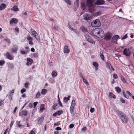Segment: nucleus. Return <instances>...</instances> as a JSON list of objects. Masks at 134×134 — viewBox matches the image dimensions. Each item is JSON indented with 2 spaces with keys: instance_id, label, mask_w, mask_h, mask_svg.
Wrapping results in <instances>:
<instances>
[{
  "instance_id": "nucleus-43",
  "label": "nucleus",
  "mask_w": 134,
  "mask_h": 134,
  "mask_svg": "<svg viewBox=\"0 0 134 134\" xmlns=\"http://www.w3.org/2000/svg\"><path fill=\"white\" fill-rule=\"evenodd\" d=\"M121 80H122V81L125 83H126V81L125 79L124 78V77L123 76H121Z\"/></svg>"
},
{
  "instance_id": "nucleus-37",
  "label": "nucleus",
  "mask_w": 134,
  "mask_h": 134,
  "mask_svg": "<svg viewBox=\"0 0 134 134\" xmlns=\"http://www.w3.org/2000/svg\"><path fill=\"white\" fill-rule=\"evenodd\" d=\"M93 65L96 68L98 67V63L96 62H94L93 63Z\"/></svg>"
},
{
  "instance_id": "nucleus-7",
  "label": "nucleus",
  "mask_w": 134,
  "mask_h": 134,
  "mask_svg": "<svg viewBox=\"0 0 134 134\" xmlns=\"http://www.w3.org/2000/svg\"><path fill=\"white\" fill-rule=\"evenodd\" d=\"M105 1L103 0H97L96 2L94 3L95 5H102L105 4Z\"/></svg>"
},
{
  "instance_id": "nucleus-30",
  "label": "nucleus",
  "mask_w": 134,
  "mask_h": 134,
  "mask_svg": "<svg viewBox=\"0 0 134 134\" xmlns=\"http://www.w3.org/2000/svg\"><path fill=\"white\" fill-rule=\"evenodd\" d=\"M115 89L117 92L118 93H119L121 91V89L119 87H116L115 88Z\"/></svg>"
},
{
  "instance_id": "nucleus-8",
  "label": "nucleus",
  "mask_w": 134,
  "mask_h": 134,
  "mask_svg": "<svg viewBox=\"0 0 134 134\" xmlns=\"http://www.w3.org/2000/svg\"><path fill=\"white\" fill-rule=\"evenodd\" d=\"M118 39H120L119 36L117 35H114L112 38L111 42H117Z\"/></svg>"
},
{
  "instance_id": "nucleus-55",
  "label": "nucleus",
  "mask_w": 134,
  "mask_h": 134,
  "mask_svg": "<svg viewBox=\"0 0 134 134\" xmlns=\"http://www.w3.org/2000/svg\"><path fill=\"white\" fill-rule=\"evenodd\" d=\"M127 34H126L124 36L121 38V40L125 39L127 38Z\"/></svg>"
},
{
  "instance_id": "nucleus-57",
  "label": "nucleus",
  "mask_w": 134,
  "mask_h": 134,
  "mask_svg": "<svg viewBox=\"0 0 134 134\" xmlns=\"http://www.w3.org/2000/svg\"><path fill=\"white\" fill-rule=\"evenodd\" d=\"M74 126V125L73 124H71L69 126V128L70 129L72 128Z\"/></svg>"
},
{
  "instance_id": "nucleus-27",
  "label": "nucleus",
  "mask_w": 134,
  "mask_h": 134,
  "mask_svg": "<svg viewBox=\"0 0 134 134\" xmlns=\"http://www.w3.org/2000/svg\"><path fill=\"white\" fill-rule=\"evenodd\" d=\"M109 97L111 98H113L114 99H115L116 98V97L115 95H114L112 93L110 92L109 93Z\"/></svg>"
},
{
  "instance_id": "nucleus-15",
  "label": "nucleus",
  "mask_w": 134,
  "mask_h": 134,
  "mask_svg": "<svg viewBox=\"0 0 134 134\" xmlns=\"http://www.w3.org/2000/svg\"><path fill=\"white\" fill-rule=\"evenodd\" d=\"M18 22V20L17 19H15L13 18L10 21V24H11L13 23H14L15 24H16Z\"/></svg>"
},
{
  "instance_id": "nucleus-3",
  "label": "nucleus",
  "mask_w": 134,
  "mask_h": 134,
  "mask_svg": "<svg viewBox=\"0 0 134 134\" xmlns=\"http://www.w3.org/2000/svg\"><path fill=\"white\" fill-rule=\"evenodd\" d=\"M91 25L93 27H99L101 26V24L99 20V19H97L92 22Z\"/></svg>"
},
{
  "instance_id": "nucleus-42",
  "label": "nucleus",
  "mask_w": 134,
  "mask_h": 134,
  "mask_svg": "<svg viewBox=\"0 0 134 134\" xmlns=\"http://www.w3.org/2000/svg\"><path fill=\"white\" fill-rule=\"evenodd\" d=\"M57 111L58 115H60L61 114H62L63 113V111L62 110Z\"/></svg>"
},
{
  "instance_id": "nucleus-46",
  "label": "nucleus",
  "mask_w": 134,
  "mask_h": 134,
  "mask_svg": "<svg viewBox=\"0 0 134 134\" xmlns=\"http://www.w3.org/2000/svg\"><path fill=\"white\" fill-rule=\"evenodd\" d=\"M123 94L124 96L127 99H128L129 98V96H126L125 93V91H123Z\"/></svg>"
},
{
  "instance_id": "nucleus-28",
  "label": "nucleus",
  "mask_w": 134,
  "mask_h": 134,
  "mask_svg": "<svg viewBox=\"0 0 134 134\" xmlns=\"http://www.w3.org/2000/svg\"><path fill=\"white\" fill-rule=\"evenodd\" d=\"M74 107L72 106H70V113L72 114L74 113L73 110L74 109Z\"/></svg>"
},
{
  "instance_id": "nucleus-13",
  "label": "nucleus",
  "mask_w": 134,
  "mask_h": 134,
  "mask_svg": "<svg viewBox=\"0 0 134 134\" xmlns=\"http://www.w3.org/2000/svg\"><path fill=\"white\" fill-rule=\"evenodd\" d=\"M68 46H65L64 47V52L65 53H68L70 52L69 49L68 48Z\"/></svg>"
},
{
  "instance_id": "nucleus-22",
  "label": "nucleus",
  "mask_w": 134,
  "mask_h": 134,
  "mask_svg": "<svg viewBox=\"0 0 134 134\" xmlns=\"http://www.w3.org/2000/svg\"><path fill=\"white\" fill-rule=\"evenodd\" d=\"M81 7L82 9L84 10L86 8V5L83 2H82L81 4Z\"/></svg>"
},
{
  "instance_id": "nucleus-40",
  "label": "nucleus",
  "mask_w": 134,
  "mask_h": 134,
  "mask_svg": "<svg viewBox=\"0 0 134 134\" xmlns=\"http://www.w3.org/2000/svg\"><path fill=\"white\" fill-rule=\"evenodd\" d=\"M33 56L35 58H38V54L37 53H35L33 54Z\"/></svg>"
},
{
  "instance_id": "nucleus-9",
  "label": "nucleus",
  "mask_w": 134,
  "mask_h": 134,
  "mask_svg": "<svg viewBox=\"0 0 134 134\" xmlns=\"http://www.w3.org/2000/svg\"><path fill=\"white\" fill-rule=\"evenodd\" d=\"M99 28H96L93 30L91 32L92 34L95 36H96L98 33Z\"/></svg>"
},
{
  "instance_id": "nucleus-16",
  "label": "nucleus",
  "mask_w": 134,
  "mask_h": 134,
  "mask_svg": "<svg viewBox=\"0 0 134 134\" xmlns=\"http://www.w3.org/2000/svg\"><path fill=\"white\" fill-rule=\"evenodd\" d=\"M6 56L7 58L10 60H12L13 59L12 57V55L9 53L8 52H7L6 54Z\"/></svg>"
},
{
  "instance_id": "nucleus-51",
  "label": "nucleus",
  "mask_w": 134,
  "mask_h": 134,
  "mask_svg": "<svg viewBox=\"0 0 134 134\" xmlns=\"http://www.w3.org/2000/svg\"><path fill=\"white\" fill-rule=\"evenodd\" d=\"M38 103V102H36L34 103L33 104L34 106V108H35L36 107Z\"/></svg>"
},
{
  "instance_id": "nucleus-56",
  "label": "nucleus",
  "mask_w": 134,
  "mask_h": 134,
  "mask_svg": "<svg viewBox=\"0 0 134 134\" xmlns=\"http://www.w3.org/2000/svg\"><path fill=\"white\" fill-rule=\"evenodd\" d=\"M120 101L122 103H124L125 102V100H124L122 98H121L120 99Z\"/></svg>"
},
{
  "instance_id": "nucleus-62",
  "label": "nucleus",
  "mask_w": 134,
  "mask_h": 134,
  "mask_svg": "<svg viewBox=\"0 0 134 134\" xmlns=\"http://www.w3.org/2000/svg\"><path fill=\"white\" fill-rule=\"evenodd\" d=\"M55 130H61L62 129L61 127H57L56 128Z\"/></svg>"
},
{
  "instance_id": "nucleus-50",
  "label": "nucleus",
  "mask_w": 134,
  "mask_h": 134,
  "mask_svg": "<svg viewBox=\"0 0 134 134\" xmlns=\"http://www.w3.org/2000/svg\"><path fill=\"white\" fill-rule=\"evenodd\" d=\"M100 14V13L99 12H97L94 14V16H97Z\"/></svg>"
},
{
  "instance_id": "nucleus-34",
  "label": "nucleus",
  "mask_w": 134,
  "mask_h": 134,
  "mask_svg": "<svg viewBox=\"0 0 134 134\" xmlns=\"http://www.w3.org/2000/svg\"><path fill=\"white\" fill-rule=\"evenodd\" d=\"M65 2L69 5H71V3L70 0H64Z\"/></svg>"
},
{
  "instance_id": "nucleus-12",
  "label": "nucleus",
  "mask_w": 134,
  "mask_h": 134,
  "mask_svg": "<svg viewBox=\"0 0 134 134\" xmlns=\"http://www.w3.org/2000/svg\"><path fill=\"white\" fill-rule=\"evenodd\" d=\"M85 37L86 40L88 42H94V41H92V40L91 37L87 35H86Z\"/></svg>"
},
{
  "instance_id": "nucleus-19",
  "label": "nucleus",
  "mask_w": 134,
  "mask_h": 134,
  "mask_svg": "<svg viewBox=\"0 0 134 134\" xmlns=\"http://www.w3.org/2000/svg\"><path fill=\"white\" fill-rule=\"evenodd\" d=\"M70 96H69L68 97H64L63 98V102L65 103H66L68 100H70Z\"/></svg>"
},
{
  "instance_id": "nucleus-44",
  "label": "nucleus",
  "mask_w": 134,
  "mask_h": 134,
  "mask_svg": "<svg viewBox=\"0 0 134 134\" xmlns=\"http://www.w3.org/2000/svg\"><path fill=\"white\" fill-rule=\"evenodd\" d=\"M82 79L83 80V82L84 83H86V85L89 84L87 80L86 79H85L84 78H83Z\"/></svg>"
},
{
  "instance_id": "nucleus-32",
  "label": "nucleus",
  "mask_w": 134,
  "mask_h": 134,
  "mask_svg": "<svg viewBox=\"0 0 134 134\" xmlns=\"http://www.w3.org/2000/svg\"><path fill=\"white\" fill-rule=\"evenodd\" d=\"M22 114L24 116H26L27 114V111L22 110L21 111Z\"/></svg>"
},
{
  "instance_id": "nucleus-39",
  "label": "nucleus",
  "mask_w": 134,
  "mask_h": 134,
  "mask_svg": "<svg viewBox=\"0 0 134 134\" xmlns=\"http://www.w3.org/2000/svg\"><path fill=\"white\" fill-rule=\"evenodd\" d=\"M27 39L29 41V42H32V38L30 36H28L27 38Z\"/></svg>"
},
{
  "instance_id": "nucleus-4",
  "label": "nucleus",
  "mask_w": 134,
  "mask_h": 134,
  "mask_svg": "<svg viewBox=\"0 0 134 134\" xmlns=\"http://www.w3.org/2000/svg\"><path fill=\"white\" fill-rule=\"evenodd\" d=\"M98 33H97V35H96V37L98 38H101L103 37L104 35V31L103 30L100 28H99Z\"/></svg>"
},
{
  "instance_id": "nucleus-18",
  "label": "nucleus",
  "mask_w": 134,
  "mask_h": 134,
  "mask_svg": "<svg viewBox=\"0 0 134 134\" xmlns=\"http://www.w3.org/2000/svg\"><path fill=\"white\" fill-rule=\"evenodd\" d=\"M44 118L43 116H41L38 120V123L39 124H41L42 122L44 120Z\"/></svg>"
},
{
  "instance_id": "nucleus-10",
  "label": "nucleus",
  "mask_w": 134,
  "mask_h": 134,
  "mask_svg": "<svg viewBox=\"0 0 134 134\" xmlns=\"http://www.w3.org/2000/svg\"><path fill=\"white\" fill-rule=\"evenodd\" d=\"M84 17L83 19L86 21L89 20L91 18V16L89 14H85L83 15Z\"/></svg>"
},
{
  "instance_id": "nucleus-31",
  "label": "nucleus",
  "mask_w": 134,
  "mask_h": 134,
  "mask_svg": "<svg viewBox=\"0 0 134 134\" xmlns=\"http://www.w3.org/2000/svg\"><path fill=\"white\" fill-rule=\"evenodd\" d=\"M58 103L59 104V105L61 107H63V105H62V103L60 101L59 96V94H58Z\"/></svg>"
},
{
  "instance_id": "nucleus-24",
  "label": "nucleus",
  "mask_w": 134,
  "mask_h": 134,
  "mask_svg": "<svg viewBox=\"0 0 134 134\" xmlns=\"http://www.w3.org/2000/svg\"><path fill=\"white\" fill-rule=\"evenodd\" d=\"M52 75L53 77H55L57 75V73L55 71H53L52 73Z\"/></svg>"
},
{
  "instance_id": "nucleus-54",
  "label": "nucleus",
  "mask_w": 134,
  "mask_h": 134,
  "mask_svg": "<svg viewBox=\"0 0 134 134\" xmlns=\"http://www.w3.org/2000/svg\"><path fill=\"white\" fill-rule=\"evenodd\" d=\"M87 129V127H85L81 129V130L82 131H85Z\"/></svg>"
},
{
  "instance_id": "nucleus-61",
  "label": "nucleus",
  "mask_w": 134,
  "mask_h": 134,
  "mask_svg": "<svg viewBox=\"0 0 134 134\" xmlns=\"http://www.w3.org/2000/svg\"><path fill=\"white\" fill-rule=\"evenodd\" d=\"M20 121H19L18 124V127H19V128H20V127H22V126H23L22 125H21L20 124Z\"/></svg>"
},
{
  "instance_id": "nucleus-49",
  "label": "nucleus",
  "mask_w": 134,
  "mask_h": 134,
  "mask_svg": "<svg viewBox=\"0 0 134 134\" xmlns=\"http://www.w3.org/2000/svg\"><path fill=\"white\" fill-rule=\"evenodd\" d=\"M113 77L114 79H116L118 77V76L116 74H114L113 75Z\"/></svg>"
},
{
  "instance_id": "nucleus-20",
  "label": "nucleus",
  "mask_w": 134,
  "mask_h": 134,
  "mask_svg": "<svg viewBox=\"0 0 134 134\" xmlns=\"http://www.w3.org/2000/svg\"><path fill=\"white\" fill-rule=\"evenodd\" d=\"M80 29H81V31L84 32H85L87 31V29L83 25L81 26V27Z\"/></svg>"
},
{
  "instance_id": "nucleus-60",
  "label": "nucleus",
  "mask_w": 134,
  "mask_h": 134,
  "mask_svg": "<svg viewBox=\"0 0 134 134\" xmlns=\"http://www.w3.org/2000/svg\"><path fill=\"white\" fill-rule=\"evenodd\" d=\"M57 115H58L57 111L54 113L53 114V116L54 117L56 116Z\"/></svg>"
},
{
  "instance_id": "nucleus-6",
  "label": "nucleus",
  "mask_w": 134,
  "mask_h": 134,
  "mask_svg": "<svg viewBox=\"0 0 134 134\" xmlns=\"http://www.w3.org/2000/svg\"><path fill=\"white\" fill-rule=\"evenodd\" d=\"M123 53L126 56L129 57L131 54V51L129 48H125L124 49Z\"/></svg>"
},
{
  "instance_id": "nucleus-33",
  "label": "nucleus",
  "mask_w": 134,
  "mask_h": 134,
  "mask_svg": "<svg viewBox=\"0 0 134 134\" xmlns=\"http://www.w3.org/2000/svg\"><path fill=\"white\" fill-rule=\"evenodd\" d=\"M58 27L56 26H52V29L53 30H57L58 29Z\"/></svg>"
},
{
  "instance_id": "nucleus-5",
  "label": "nucleus",
  "mask_w": 134,
  "mask_h": 134,
  "mask_svg": "<svg viewBox=\"0 0 134 134\" xmlns=\"http://www.w3.org/2000/svg\"><path fill=\"white\" fill-rule=\"evenodd\" d=\"M112 36V34L110 32H108L105 36L104 40L106 41H108L110 40Z\"/></svg>"
},
{
  "instance_id": "nucleus-48",
  "label": "nucleus",
  "mask_w": 134,
  "mask_h": 134,
  "mask_svg": "<svg viewBox=\"0 0 134 134\" xmlns=\"http://www.w3.org/2000/svg\"><path fill=\"white\" fill-rule=\"evenodd\" d=\"M57 106V104H54L52 107V108L53 109H56V107Z\"/></svg>"
},
{
  "instance_id": "nucleus-25",
  "label": "nucleus",
  "mask_w": 134,
  "mask_h": 134,
  "mask_svg": "<svg viewBox=\"0 0 134 134\" xmlns=\"http://www.w3.org/2000/svg\"><path fill=\"white\" fill-rule=\"evenodd\" d=\"M99 54L100 57L101 58V59H102L103 60H104V55L103 54V52H100Z\"/></svg>"
},
{
  "instance_id": "nucleus-59",
  "label": "nucleus",
  "mask_w": 134,
  "mask_h": 134,
  "mask_svg": "<svg viewBox=\"0 0 134 134\" xmlns=\"http://www.w3.org/2000/svg\"><path fill=\"white\" fill-rule=\"evenodd\" d=\"M37 40V41H39L40 40V39L39 38V37H38V36H37V35H36V36L35 37Z\"/></svg>"
},
{
  "instance_id": "nucleus-38",
  "label": "nucleus",
  "mask_w": 134,
  "mask_h": 134,
  "mask_svg": "<svg viewBox=\"0 0 134 134\" xmlns=\"http://www.w3.org/2000/svg\"><path fill=\"white\" fill-rule=\"evenodd\" d=\"M41 96L40 92L39 91L36 94V98H38Z\"/></svg>"
},
{
  "instance_id": "nucleus-23",
  "label": "nucleus",
  "mask_w": 134,
  "mask_h": 134,
  "mask_svg": "<svg viewBox=\"0 0 134 134\" xmlns=\"http://www.w3.org/2000/svg\"><path fill=\"white\" fill-rule=\"evenodd\" d=\"M18 50V47H16L12 48V51L13 53H16Z\"/></svg>"
},
{
  "instance_id": "nucleus-58",
  "label": "nucleus",
  "mask_w": 134,
  "mask_h": 134,
  "mask_svg": "<svg viewBox=\"0 0 134 134\" xmlns=\"http://www.w3.org/2000/svg\"><path fill=\"white\" fill-rule=\"evenodd\" d=\"M126 93L129 95L130 96H132V94L128 91H126Z\"/></svg>"
},
{
  "instance_id": "nucleus-1",
  "label": "nucleus",
  "mask_w": 134,
  "mask_h": 134,
  "mask_svg": "<svg viewBox=\"0 0 134 134\" xmlns=\"http://www.w3.org/2000/svg\"><path fill=\"white\" fill-rule=\"evenodd\" d=\"M118 115L121 117V119L122 121L125 123H127L128 121V118L127 116L122 112L117 110L116 111Z\"/></svg>"
},
{
  "instance_id": "nucleus-17",
  "label": "nucleus",
  "mask_w": 134,
  "mask_h": 134,
  "mask_svg": "<svg viewBox=\"0 0 134 134\" xmlns=\"http://www.w3.org/2000/svg\"><path fill=\"white\" fill-rule=\"evenodd\" d=\"M6 8V5L4 3H2L0 5V10H2Z\"/></svg>"
},
{
  "instance_id": "nucleus-53",
  "label": "nucleus",
  "mask_w": 134,
  "mask_h": 134,
  "mask_svg": "<svg viewBox=\"0 0 134 134\" xmlns=\"http://www.w3.org/2000/svg\"><path fill=\"white\" fill-rule=\"evenodd\" d=\"M27 52H26L25 51H22L21 52V53L22 54H26L27 53Z\"/></svg>"
},
{
  "instance_id": "nucleus-11",
  "label": "nucleus",
  "mask_w": 134,
  "mask_h": 134,
  "mask_svg": "<svg viewBox=\"0 0 134 134\" xmlns=\"http://www.w3.org/2000/svg\"><path fill=\"white\" fill-rule=\"evenodd\" d=\"M27 62L26 64L28 66L29 65H31L33 63V60L31 58H27Z\"/></svg>"
},
{
  "instance_id": "nucleus-26",
  "label": "nucleus",
  "mask_w": 134,
  "mask_h": 134,
  "mask_svg": "<svg viewBox=\"0 0 134 134\" xmlns=\"http://www.w3.org/2000/svg\"><path fill=\"white\" fill-rule=\"evenodd\" d=\"M8 68L10 69H12L14 68V66L13 64L10 63H9L8 64Z\"/></svg>"
},
{
  "instance_id": "nucleus-29",
  "label": "nucleus",
  "mask_w": 134,
  "mask_h": 134,
  "mask_svg": "<svg viewBox=\"0 0 134 134\" xmlns=\"http://www.w3.org/2000/svg\"><path fill=\"white\" fill-rule=\"evenodd\" d=\"M44 104H42L41 105L40 107V110L41 112L43 111L44 110Z\"/></svg>"
},
{
  "instance_id": "nucleus-52",
  "label": "nucleus",
  "mask_w": 134,
  "mask_h": 134,
  "mask_svg": "<svg viewBox=\"0 0 134 134\" xmlns=\"http://www.w3.org/2000/svg\"><path fill=\"white\" fill-rule=\"evenodd\" d=\"M94 111V108H91L90 109V111L91 113H92Z\"/></svg>"
},
{
  "instance_id": "nucleus-45",
  "label": "nucleus",
  "mask_w": 134,
  "mask_h": 134,
  "mask_svg": "<svg viewBox=\"0 0 134 134\" xmlns=\"http://www.w3.org/2000/svg\"><path fill=\"white\" fill-rule=\"evenodd\" d=\"M70 22H69V23H68V25L69 26V27H70V29H72V30H73L74 29H73V26H74V25L72 24V25H71H71H70Z\"/></svg>"
},
{
  "instance_id": "nucleus-2",
  "label": "nucleus",
  "mask_w": 134,
  "mask_h": 134,
  "mask_svg": "<svg viewBox=\"0 0 134 134\" xmlns=\"http://www.w3.org/2000/svg\"><path fill=\"white\" fill-rule=\"evenodd\" d=\"M86 4L88 7L89 10L91 13H93L94 10V5L93 2L89 0H87Z\"/></svg>"
},
{
  "instance_id": "nucleus-64",
  "label": "nucleus",
  "mask_w": 134,
  "mask_h": 134,
  "mask_svg": "<svg viewBox=\"0 0 134 134\" xmlns=\"http://www.w3.org/2000/svg\"><path fill=\"white\" fill-rule=\"evenodd\" d=\"M28 106L30 108H32L33 107L32 104L31 103H29Z\"/></svg>"
},
{
  "instance_id": "nucleus-41",
  "label": "nucleus",
  "mask_w": 134,
  "mask_h": 134,
  "mask_svg": "<svg viewBox=\"0 0 134 134\" xmlns=\"http://www.w3.org/2000/svg\"><path fill=\"white\" fill-rule=\"evenodd\" d=\"M5 63V62L3 60H0V66L2 65Z\"/></svg>"
},
{
  "instance_id": "nucleus-36",
  "label": "nucleus",
  "mask_w": 134,
  "mask_h": 134,
  "mask_svg": "<svg viewBox=\"0 0 134 134\" xmlns=\"http://www.w3.org/2000/svg\"><path fill=\"white\" fill-rule=\"evenodd\" d=\"M75 104L76 103L75 100L73 99L72 100L71 106L73 107H74V106L75 105Z\"/></svg>"
},
{
  "instance_id": "nucleus-63",
  "label": "nucleus",
  "mask_w": 134,
  "mask_h": 134,
  "mask_svg": "<svg viewBox=\"0 0 134 134\" xmlns=\"http://www.w3.org/2000/svg\"><path fill=\"white\" fill-rule=\"evenodd\" d=\"M29 84V83L28 82L26 83H25V86L26 88H27Z\"/></svg>"
},
{
  "instance_id": "nucleus-14",
  "label": "nucleus",
  "mask_w": 134,
  "mask_h": 134,
  "mask_svg": "<svg viewBox=\"0 0 134 134\" xmlns=\"http://www.w3.org/2000/svg\"><path fill=\"white\" fill-rule=\"evenodd\" d=\"M30 31L31 33L32 36L34 37H35L36 36V35L37 34L36 32L32 29H30Z\"/></svg>"
},
{
  "instance_id": "nucleus-47",
  "label": "nucleus",
  "mask_w": 134,
  "mask_h": 134,
  "mask_svg": "<svg viewBox=\"0 0 134 134\" xmlns=\"http://www.w3.org/2000/svg\"><path fill=\"white\" fill-rule=\"evenodd\" d=\"M26 91V90L24 88H23L21 90L20 92L21 93L23 94Z\"/></svg>"
},
{
  "instance_id": "nucleus-21",
  "label": "nucleus",
  "mask_w": 134,
  "mask_h": 134,
  "mask_svg": "<svg viewBox=\"0 0 134 134\" xmlns=\"http://www.w3.org/2000/svg\"><path fill=\"white\" fill-rule=\"evenodd\" d=\"M12 10H13L15 12L19 11V10L18 7L17 6H14L11 9Z\"/></svg>"
},
{
  "instance_id": "nucleus-35",
  "label": "nucleus",
  "mask_w": 134,
  "mask_h": 134,
  "mask_svg": "<svg viewBox=\"0 0 134 134\" xmlns=\"http://www.w3.org/2000/svg\"><path fill=\"white\" fill-rule=\"evenodd\" d=\"M47 92V90L45 89H43L42 90V91L41 92V93L43 95H44Z\"/></svg>"
}]
</instances>
